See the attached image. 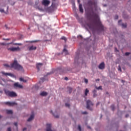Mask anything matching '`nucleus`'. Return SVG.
<instances>
[{"label": "nucleus", "instance_id": "f257e3e1", "mask_svg": "<svg viewBox=\"0 0 131 131\" xmlns=\"http://www.w3.org/2000/svg\"><path fill=\"white\" fill-rule=\"evenodd\" d=\"M92 17L94 18V23L96 27H97L101 31H104V26L102 25L101 21L100 20L99 15L96 13H93L92 14Z\"/></svg>", "mask_w": 131, "mask_h": 131}, {"label": "nucleus", "instance_id": "f03ea898", "mask_svg": "<svg viewBox=\"0 0 131 131\" xmlns=\"http://www.w3.org/2000/svg\"><path fill=\"white\" fill-rule=\"evenodd\" d=\"M4 67L8 68H13V69L18 71H22L23 70L22 66L17 62L16 59H15L14 61H13V63H11L10 66L8 64H5Z\"/></svg>", "mask_w": 131, "mask_h": 131}, {"label": "nucleus", "instance_id": "7ed1b4c3", "mask_svg": "<svg viewBox=\"0 0 131 131\" xmlns=\"http://www.w3.org/2000/svg\"><path fill=\"white\" fill-rule=\"evenodd\" d=\"M5 93L6 95H7L8 97H17V94L13 91H9L8 90H5Z\"/></svg>", "mask_w": 131, "mask_h": 131}, {"label": "nucleus", "instance_id": "20e7f679", "mask_svg": "<svg viewBox=\"0 0 131 131\" xmlns=\"http://www.w3.org/2000/svg\"><path fill=\"white\" fill-rule=\"evenodd\" d=\"M86 108L90 110L91 111H92L93 108L92 107H90V106L94 105V104L92 102V101L90 100H87V101L86 102Z\"/></svg>", "mask_w": 131, "mask_h": 131}, {"label": "nucleus", "instance_id": "39448f33", "mask_svg": "<svg viewBox=\"0 0 131 131\" xmlns=\"http://www.w3.org/2000/svg\"><path fill=\"white\" fill-rule=\"evenodd\" d=\"M13 88H14V89H23L24 86L20 84L19 82H16L13 84Z\"/></svg>", "mask_w": 131, "mask_h": 131}, {"label": "nucleus", "instance_id": "423d86ee", "mask_svg": "<svg viewBox=\"0 0 131 131\" xmlns=\"http://www.w3.org/2000/svg\"><path fill=\"white\" fill-rule=\"evenodd\" d=\"M7 50L8 51L15 52V51H20V48H19V47H11V48H8Z\"/></svg>", "mask_w": 131, "mask_h": 131}, {"label": "nucleus", "instance_id": "0eeeda50", "mask_svg": "<svg viewBox=\"0 0 131 131\" xmlns=\"http://www.w3.org/2000/svg\"><path fill=\"white\" fill-rule=\"evenodd\" d=\"M50 2L49 0H42V5L45 6H48L50 4Z\"/></svg>", "mask_w": 131, "mask_h": 131}, {"label": "nucleus", "instance_id": "6e6552de", "mask_svg": "<svg viewBox=\"0 0 131 131\" xmlns=\"http://www.w3.org/2000/svg\"><path fill=\"white\" fill-rule=\"evenodd\" d=\"M85 26H88V28L90 29L94 28V25L92 23L86 24Z\"/></svg>", "mask_w": 131, "mask_h": 131}, {"label": "nucleus", "instance_id": "1a4fd4ad", "mask_svg": "<svg viewBox=\"0 0 131 131\" xmlns=\"http://www.w3.org/2000/svg\"><path fill=\"white\" fill-rule=\"evenodd\" d=\"M98 68L101 70L105 69V63H104V62H102L100 64V65L98 66Z\"/></svg>", "mask_w": 131, "mask_h": 131}, {"label": "nucleus", "instance_id": "9d476101", "mask_svg": "<svg viewBox=\"0 0 131 131\" xmlns=\"http://www.w3.org/2000/svg\"><path fill=\"white\" fill-rule=\"evenodd\" d=\"M46 131H53L51 129V124H46Z\"/></svg>", "mask_w": 131, "mask_h": 131}, {"label": "nucleus", "instance_id": "9b49d317", "mask_svg": "<svg viewBox=\"0 0 131 131\" xmlns=\"http://www.w3.org/2000/svg\"><path fill=\"white\" fill-rule=\"evenodd\" d=\"M96 3L95 2L93 1H88V5L90 7H92L93 6H95Z\"/></svg>", "mask_w": 131, "mask_h": 131}, {"label": "nucleus", "instance_id": "f8f14e48", "mask_svg": "<svg viewBox=\"0 0 131 131\" xmlns=\"http://www.w3.org/2000/svg\"><path fill=\"white\" fill-rule=\"evenodd\" d=\"M5 104L11 106H13L14 105H15L16 103L11 102H5Z\"/></svg>", "mask_w": 131, "mask_h": 131}, {"label": "nucleus", "instance_id": "ddd939ff", "mask_svg": "<svg viewBox=\"0 0 131 131\" xmlns=\"http://www.w3.org/2000/svg\"><path fill=\"white\" fill-rule=\"evenodd\" d=\"M37 48L36 47H34V46H30L28 47V50L29 51H33L36 50Z\"/></svg>", "mask_w": 131, "mask_h": 131}, {"label": "nucleus", "instance_id": "4468645a", "mask_svg": "<svg viewBox=\"0 0 131 131\" xmlns=\"http://www.w3.org/2000/svg\"><path fill=\"white\" fill-rule=\"evenodd\" d=\"M42 66V63H41L37 64V65L36 66V67H37V69L38 71H40V68Z\"/></svg>", "mask_w": 131, "mask_h": 131}, {"label": "nucleus", "instance_id": "2eb2a0df", "mask_svg": "<svg viewBox=\"0 0 131 131\" xmlns=\"http://www.w3.org/2000/svg\"><path fill=\"white\" fill-rule=\"evenodd\" d=\"M15 40H13V41L11 43H9V45H13L15 46H21L22 44L21 43H13Z\"/></svg>", "mask_w": 131, "mask_h": 131}, {"label": "nucleus", "instance_id": "dca6fc26", "mask_svg": "<svg viewBox=\"0 0 131 131\" xmlns=\"http://www.w3.org/2000/svg\"><path fill=\"white\" fill-rule=\"evenodd\" d=\"M34 118V114H32V115L30 116V118H28V119L27 120L28 122L31 121L32 120H33Z\"/></svg>", "mask_w": 131, "mask_h": 131}, {"label": "nucleus", "instance_id": "f3484780", "mask_svg": "<svg viewBox=\"0 0 131 131\" xmlns=\"http://www.w3.org/2000/svg\"><path fill=\"white\" fill-rule=\"evenodd\" d=\"M40 95L41 96L45 97L48 95V93L46 92L43 91V92H41Z\"/></svg>", "mask_w": 131, "mask_h": 131}, {"label": "nucleus", "instance_id": "a211bd4d", "mask_svg": "<svg viewBox=\"0 0 131 131\" xmlns=\"http://www.w3.org/2000/svg\"><path fill=\"white\" fill-rule=\"evenodd\" d=\"M79 11L80 13H83V9H82L81 4H79Z\"/></svg>", "mask_w": 131, "mask_h": 131}, {"label": "nucleus", "instance_id": "6ab92c4d", "mask_svg": "<svg viewBox=\"0 0 131 131\" xmlns=\"http://www.w3.org/2000/svg\"><path fill=\"white\" fill-rule=\"evenodd\" d=\"M19 81L23 82H27V80L25 79L24 78H23L22 77H20L19 78Z\"/></svg>", "mask_w": 131, "mask_h": 131}, {"label": "nucleus", "instance_id": "aec40b11", "mask_svg": "<svg viewBox=\"0 0 131 131\" xmlns=\"http://www.w3.org/2000/svg\"><path fill=\"white\" fill-rule=\"evenodd\" d=\"M3 75H5V76H12L11 73H5L4 72H2Z\"/></svg>", "mask_w": 131, "mask_h": 131}, {"label": "nucleus", "instance_id": "412c9836", "mask_svg": "<svg viewBox=\"0 0 131 131\" xmlns=\"http://www.w3.org/2000/svg\"><path fill=\"white\" fill-rule=\"evenodd\" d=\"M68 90L69 91V93L71 94L72 92V88L71 87H68Z\"/></svg>", "mask_w": 131, "mask_h": 131}, {"label": "nucleus", "instance_id": "4be33fe9", "mask_svg": "<svg viewBox=\"0 0 131 131\" xmlns=\"http://www.w3.org/2000/svg\"><path fill=\"white\" fill-rule=\"evenodd\" d=\"M13 112L12 110H7V114H12Z\"/></svg>", "mask_w": 131, "mask_h": 131}, {"label": "nucleus", "instance_id": "5701e85b", "mask_svg": "<svg viewBox=\"0 0 131 131\" xmlns=\"http://www.w3.org/2000/svg\"><path fill=\"white\" fill-rule=\"evenodd\" d=\"M51 113L53 115V116H54L55 118H58L59 117V116L58 115H55V114H53V113H52V111H51Z\"/></svg>", "mask_w": 131, "mask_h": 131}, {"label": "nucleus", "instance_id": "b1692460", "mask_svg": "<svg viewBox=\"0 0 131 131\" xmlns=\"http://www.w3.org/2000/svg\"><path fill=\"white\" fill-rule=\"evenodd\" d=\"M89 93V90L87 89H85V96H87L88 95V93Z\"/></svg>", "mask_w": 131, "mask_h": 131}, {"label": "nucleus", "instance_id": "393cba45", "mask_svg": "<svg viewBox=\"0 0 131 131\" xmlns=\"http://www.w3.org/2000/svg\"><path fill=\"white\" fill-rule=\"evenodd\" d=\"M63 52L65 53L66 55H68L69 54V53L68 52V51L66 49H63Z\"/></svg>", "mask_w": 131, "mask_h": 131}, {"label": "nucleus", "instance_id": "a878e982", "mask_svg": "<svg viewBox=\"0 0 131 131\" xmlns=\"http://www.w3.org/2000/svg\"><path fill=\"white\" fill-rule=\"evenodd\" d=\"M122 27L123 28H126L127 27V24H122Z\"/></svg>", "mask_w": 131, "mask_h": 131}, {"label": "nucleus", "instance_id": "bb28decb", "mask_svg": "<svg viewBox=\"0 0 131 131\" xmlns=\"http://www.w3.org/2000/svg\"><path fill=\"white\" fill-rule=\"evenodd\" d=\"M39 41H41L39 40H37L30 41V42L33 43V42H37Z\"/></svg>", "mask_w": 131, "mask_h": 131}, {"label": "nucleus", "instance_id": "cd10ccee", "mask_svg": "<svg viewBox=\"0 0 131 131\" xmlns=\"http://www.w3.org/2000/svg\"><path fill=\"white\" fill-rule=\"evenodd\" d=\"M118 71L122 72L121 67H120V66H118Z\"/></svg>", "mask_w": 131, "mask_h": 131}, {"label": "nucleus", "instance_id": "c85d7f7f", "mask_svg": "<svg viewBox=\"0 0 131 131\" xmlns=\"http://www.w3.org/2000/svg\"><path fill=\"white\" fill-rule=\"evenodd\" d=\"M111 109L112 110V111H114V110H115V106H114V105H111Z\"/></svg>", "mask_w": 131, "mask_h": 131}, {"label": "nucleus", "instance_id": "c756f323", "mask_svg": "<svg viewBox=\"0 0 131 131\" xmlns=\"http://www.w3.org/2000/svg\"><path fill=\"white\" fill-rule=\"evenodd\" d=\"M61 39L66 41L67 38L64 36H62V37H61Z\"/></svg>", "mask_w": 131, "mask_h": 131}, {"label": "nucleus", "instance_id": "7c9ffc66", "mask_svg": "<svg viewBox=\"0 0 131 131\" xmlns=\"http://www.w3.org/2000/svg\"><path fill=\"white\" fill-rule=\"evenodd\" d=\"M96 89H97V90H102V86H99L96 88Z\"/></svg>", "mask_w": 131, "mask_h": 131}, {"label": "nucleus", "instance_id": "2f4dec72", "mask_svg": "<svg viewBox=\"0 0 131 131\" xmlns=\"http://www.w3.org/2000/svg\"><path fill=\"white\" fill-rule=\"evenodd\" d=\"M78 130H79V131H81V127L80 125H78Z\"/></svg>", "mask_w": 131, "mask_h": 131}, {"label": "nucleus", "instance_id": "473e14b6", "mask_svg": "<svg viewBox=\"0 0 131 131\" xmlns=\"http://www.w3.org/2000/svg\"><path fill=\"white\" fill-rule=\"evenodd\" d=\"M84 82L85 83H88L89 82V80L87 79H84Z\"/></svg>", "mask_w": 131, "mask_h": 131}, {"label": "nucleus", "instance_id": "72a5a7b5", "mask_svg": "<svg viewBox=\"0 0 131 131\" xmlns=\"http://www.w3.org/2000/svg\"><path fill=\"white\" fill-rule=\"evenodd\" d=\"M115 19H119V16H118V15H115Z\"/></svg>", "mask_w": 131, "mask_h": 131}, {"label": "nucleus", "instance_id": "f704fd0d", "mask_svg": "<svg viewBox=\"0 0 131 131\" xmlns=\"http://www.w3.org/2000/svg\"><path fill=\"white\" fill-rule=\"evenodd\" d=\"M66 106L67 107H70V105L69 103H66L65 104Z\"/></svg>", "mask_w": 131, "mask_h": 131}, {"label": "nucleus", "instance_id": "c9c22d12", "mask_svg": "<svg viewBox=\"0 0 131 131\" xmlns=\"http://www.w3.org/2000/svg\"><path fill=\"white\" fill-rule=\"evenodd\" d=\"M7 131H11V127H9L7 128Z\"/></svg>", "mask_w": 131, "mask_h": 131}, {"label": "nucleus", "instance_id": "e433bc0d", "mask_svg": "<svg viewBox=\"0 0 131 131\" xmlns=\"http://www.w3.org/2000/svg\"><path fill=\"white\" fill-rule=\"evenodd\" d=\"M129 54H130V53H128V52H126V53H125V55H126V56H128Z\"/></svg>", "mask_w": 131, "mask_h": 131}, {"label": "nucleus", "instance_id": "4c0bfd02", "mask_svg": "<svg viewBox=\"0 0 131 131\" xmlns=\"http://www.w3.org/2000/svg\"><path fill=\"white\" fill-rule=\"evenodd\" d=\"M0 12L2 13H4V9H0Z\"/></svg>", "mask_w": 131, "mask_h": 131}, {"label": "nucleus", "instance_id": "58836bf2", "mask_svg": "<svg viewBox=\"0 0 131 131\" xmlns=\"http://www.w3.org/2000/svg\"><path fill=\"white\" fill-rule=\"evenodd\" d=\"M121 22H122V20H119V21H118V24H119V25H120V23H121Z\"/></svg>", "mask_w": 131, "mask_h": 131}, {"label": "nucleus", "instance_id": "ea45409f", "mask_svg": "<svg viewBox=\"0 0 131 131\" xmlns=\"http://www.w3.org/2000/svg\"><path fill=\"white\" fill-rule=\"evenodd\" d=\"M83 114L86 115V114H88V113H87V112H83Z\"/></svg>", "mask_w": 131, "mask_h": 131}, {"label": "nucleus", "instance_id": "a19ab883", "mask_svg": "<svg viewBox=\"0 0 131 131\" xmlns=\"http://www.w3.org/2000/svg\"><path fill=\"white\" fill-rule=\"evenodd\" d=\"M93 93L95 94V93H96V90H93Z\"/></svg>", "mask_w": 131, "mask_h": 131}, {"label": "nucleus", "instance_id": "79ce46f5", "mask_svg": "<svg viewBox=\"0 0 131 131\" xmlns=\"http://www.w3.org/2000/svg\"><path fill=\"white\" fill-rule=\"evenodd\" d=\"M14 125H15V126H17V122H15V123H14Z\"/></svg>", "mask_w": 131, "mask_h": 131}, {"label": "nucleus", "instance_id": "37998d69", "mask_svg": "<svg viewBox=\"0 0 131 131\" xmlns=\"http://www.w3.org/2000/svg\"><path fill=\"white\" fill-rule=\"evenodd\" d=\"M64 79H65L66 80H69V78H68V77H65V78H64Z\"/></svg>", "mask_w": 131, "mask_h": 131}, {"label": "nucleus", "instance_id": "c03bdc74", "mask_svg": "<svg viewBox=\"0 0 131 131\" xmlns=\"http://www.w3.org/2000/svg\"><path fill=\"white\" fill-rule=\"evenodd\" d=\"M99 81H100L99 79H96V82Z\"/></svg>", "mask_w": 131, "mask_h": 131}, {"label": "nucleus", "instance_id": "a18cd8bd", "mask_svg": "<svg viewBox=\"0 0 131 131\" xmlns=\"http://www.w3.org/2000/svg\"><path fill=\"white\" fill-rule=\"evenodd\" d=\"M27 130V128H23V131H25V130Z\"/></svg>", "mask_w": 131, "mask_h": 131}, {"label": "nucleus", "instance_id": "49530a36", "mask_svg": "<svg viewBox=\"0 0 131 131\" xmlns=\"http://www.w3.org/2000/svg\"><path fill=\"white\" fill-rule=\"evenodd\" d=\"M78 37H80L81 38H82V36L81 35H78Z\"/></svg>", "mask_w": 131, "mask_h": 131}, {"label": "nucleus", "instance_id": "de8ad7c7", "mask_svg": "<svg viewBox=\"0 0 131 131\" xmlns=\"http://www.w3.org/2000/svg\"><path fill=\"white\" fill-rule=\"evenodd\" d=\"M129 116V115H126V116H125V117L127 118V117H128Z\"/></svg>", "mask_w": 131, "mask_h": 131}, {"label": "nucleus", "instance_id": "09e8293b", "mask_svg": "<svg viewBox=\"0 0 131 131\" xmlns=\"http://www.w3.org/2000/svg\"><path fill=\"white\" fill-rule=\"evenodd\" d=\"M5 27H6V29H8V27H7V25H5Z\"/></svg>", "mask_w": 131, "mask_h": 131}, {"label": "nucleus", "instance_id": "8fccbe9b", "mask_svg": "<svg viewBox=\"0 0 131 131\" xmlns=\"http://www.w3.org/2000/svg\"><path fill=\"white\" fill-rule=\"evenodd\" d=\"M94 97L96 96V94L95 93H94Z\"/></svg>", "mask_w": 131, "mask_h": 131}, {"label": "nucleus", "instance_id": "3c124183", "mask_svg": "<svg viewBox=\"0 0 131 131\" xmlns=\"http://www.w3.org/2000/svg\"><path fill=\"white\" fill-rule=\"evenodd\" d=\"M98 105H99V103L96 104V106H98Z\"/></svg>", "mask_w": 131, "mask_h": 131}, {"label": "nucleus", "instance_id": "603ef678", "mask_svg": "<svg viewBox=\"0 0 131 131\" xmlns=\"http://www.w3.org/2000/svg\"><path fill=\"white\" fill-rule=\"evenodd\" d=\"M78 17V15H76V18L77 19Z\"/></svg>", "mask_w": 131, "mask_h": 131}, {"label": "nucleus", "instance_id": "864d4df0", "mask_svg": "<svg viewBox=\"0 0 131 131\" xmlns=\"http://www.w3.org/2000/svg\"><path fill=\"white\" fill-rule=\"evenodd\" d=\"M115 51H118V50H117V49L116 48H115Z\"/></svg>", "mask_w": 131, "mask_h": 131}, {"label": "nucleus", "instance_id": "5fc2aeb1", "mask_svg": "<svg viewBox=\"0 0 131 131\" xmlns=\"http://www.w3.org/2000/svg\"><path fill=\"white\" fill-rule=\"evenodd\" d=\"M76 60H77V57H75V60L76 61Z\"/></svg>", "mask_w": 131, "mask_h": 131}, {"label": "nucleus", "instance_id": "6e6d98bb", "mask_svg": "<svg viewBox=\"0 0 131 131\" xmlns=\"http://www.w3.org/2000/svg\"><path fill=\"white\" fill-rule=\"evenodd\" d=\"M51 73H47V75H50Z\"/></svg>", "mask_w": 131, "mask_h": 131}, {"label": "nucleus", "instance_id": "4d7b16f0", "mask_svg": "<svg viewBox=\"0 0 131 131\" xmlns=\"http://www.w3.org/2000/svg\"><path fill=\"white\" fill-rule=\"evenodd\" d=\"M88 128H91L90 126H88Z\"/></svg>", "mask_w": 131, "mask_h": 131}, {"label": "nucleus", "instance_id": "13d9d810", "mask_svg": "<svg viewBox=\"0 0 131 131\" xmlns=\"http://www.w3.org/2000/svg\"><path fill=\"white\" fill-rule=\"evenodd\" d=\"M78 3H80V0H78Z\"/></svg>", "mask_w": 131, "mask_h": 131}, {"label": "nucleus", "instance_id": "bf43d9fd", "mask_svg": "<svg viewBox=\"0 0 131 131\" xmlns=\"http://www.w3.org/2000/svg\"><path fill=\"white\" fill-rule=\"evenodd\" d=\"M122 82H124V81L123 80H122Z\"/></svg>", "mask_w": 131, "mask_h": 131}, {"label": "nucleus", "instance_id": "052dcab7", "mask_svg": "<svg viewBox=\"0 0 131 131\" xmlns=\"http://www.w3.org/2000/svg\"><path fill=\"white\" fill-rule=\"evenodd\" d=\"M6 40H9V39H6Z\"/></svg>", "mask_w": 131, "mask_h": 131}, {"label": "nucleus", "instance_id": "680f3d73", "mask_svg": "<svg viewBox=\"0 0 131 131\" xmlns=\"http://www.w3.org/2000/svg\"><path fill=\"white\" fill-rule=\"evenodd\" d=\"M63 73H66V72H65L64 71H63Z\"/></svg>", "mask_w": 131, "mask_h": 131}, {"label": "nucleus", "instance_id": "e2e57ef3", "mask_svg": "<svg viewBox=\"0 0 131 131\" xmlns=\"http://www.w3.org/2000/svg\"><path fill=\"white\" fill-rule=\"evenodd\" d=\"M1 118H2V116H1V115H0V119H1Z\"/></svg>", "mask_w": 131, "mask_h": 131}, {"label": "nucleus", "instance_id": "0e129e2a", "mask_svg": "<svg viewBox=\"0 0 131 131\" xmlns=\"http://www.w3.org/2000/svg\"><path fill=\"white\" fill-rule=\"evenodd\" d=\"M102 115H101V118H102Z\"/></svg>", "mask_w": 131, "mask_h": 131}, {"label": "nucleus", "instance_id": "69168bd1", "mask_svg": "<svg viewBox=\"0 0 131 131\" xmlns=\"http://www.w3.org/2000/svg\"><path fill=\"white\" fill-rule=\"evenodd\" d=\"M123 69L124 70H125V69H124V68H123Z\"/></svg>", "mask_w": 131, "mask_h": 131}, {"label": "nucleus", "instance_id": "338daca9", "mask_svg": "<svg viewBox=\"0 0 131 131\" xmlns=\"http://www.w3.org/2000/svg\"><path fill=\"white\" fill-rule=\"evenodd\" d=\"M121 131H122V130H121Z\"/></svg>", "mask_w": 131, "mask_h": 131}]
</instances>
